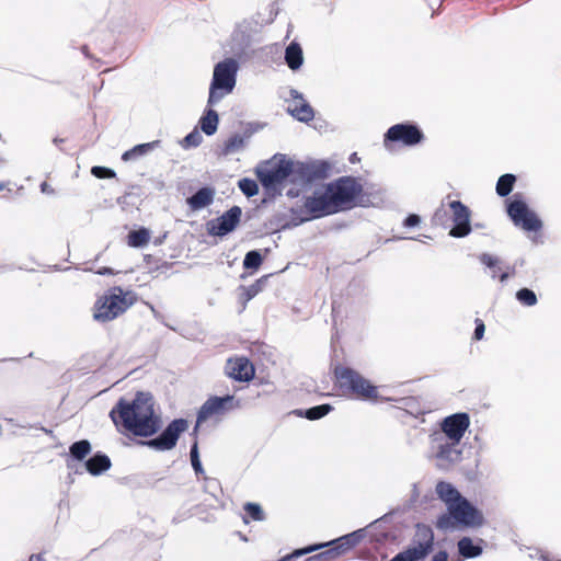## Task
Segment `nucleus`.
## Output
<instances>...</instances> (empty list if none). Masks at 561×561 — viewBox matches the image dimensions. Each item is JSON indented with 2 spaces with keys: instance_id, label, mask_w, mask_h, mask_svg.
<instances>
[{
  "instance_id": "obj_1",
  "label": "nucleus",
  "mask_w": 561,
  "mask_h": 561,
  "mask_svg": "<svg viewBox=\"0 0 561 561\" xmlns=\"http://www.w3.org/2000/svg\"><path fill=\"white\" fill-rule=\"evenodd\" d=\"M383 202L382 192L364 190L357 178L341 176L324 185L323 190H314L305 197L304 208H291V217L279 224L280 230L291 229L306 221L350 210L354 206H378Z\"/></svg>"
},
{
  "instance_id": "obj_2",
  "label": "nucleus",
  "mask_w": 561,
  "mask_h": 561,
  "mask_svg": "<svg viewBox=\"0 0 561 561\" xmlns=\"http://www.w3.org/2000/svg\"><path fill=\"white\" fill-rule=\"evenodd\" d=\"M110 417L134 436L149 438L159 433L162 420L154 411V399L150 392L137 391L133 400L119 398L110 411Z\"/></svg>"
},
{
  "instance_id": "obj_3",
  "label": "nucleus",
  "mask_w": 561,
  "mask_h": 561,
  "mask_svg": "<svg viewBox=\"0 0 561 561\" xmlns=\"http://www.w3.org/2000/svg\"><path fill=\"white\" fill-rule=\"evenodd\" d=\"M389 514H385L364 528L356 529L350 534L330 540L329 545L336 546L341 556H343L356 547L366 537H369L371 541L379 545L394 541L397 539V534L393 530L380 529L382 524L389 519Z\"/></svg>"
},
{
  "instance_id": "obj_4",
  "label": "nucleus",
  "mask_w": 561,
  "mask_h": 561,
  "mask_svg": "<svg viewBox=\"0 0 561 561\" xmlns=\"http://www.w3.org/2000/svg\"><path fill=\"white\" fill-rule=\"evenodd\" d=\"M482 512L467 497L462 496L449 505L447 513L438 516L436 527L440 530H451L456 527L476 528L484 524Z\"/></svg>"
},
{
  "instance_id": "obj_5",
  "label": "nucleus",
  "mask_w": 561,
  "mask_h": 561,
  "mask_svg": "<svg viewBox=\"0 0 561 561\" xmlns=\"http://www.w3.org/2000/svg\"><path fill=\"white\" fill-rule=\"evenodd\" d=\"M274 161L265 162L255 168V174L265 194L275 197L282 194L283 184L286 180L291 183V159L280 156L279 159L274 157Z\"/></svg>"
},
{
  "instance_id": "obj_6",
  "label": "nucleus",
  "mask_w": 561,
  "mask_h": 561,
  "mask_svg": "<svg viewBox=\"0 0 561 561\" xmlns=\"http://www.w3.org/2000/svg\"><path fill=\"white\" fill-rule=\"evenodd\" d=\"M238 70L239 62L234 58H225L215 65L209 85L208 106L216 105L233 91Z\"/></svg>"
},
{
  "instance_id": "obj_7",
  "label": "nucleus",
  "mask_w": 561,
  "mask_h": 561,
  "mask_svg": "<svg viewBox=\"0 0 561 561\" xmlns=\"http://www.w3.org/2000/svg\"><path fill=\"white\" fill-rule=\"evenodd\" d=\"M134 301L133 291H124L122 287L115 286L96 300L93 318L99 322L112 321L124 313Z\"/></svg>"
},
{
  "instance_id": "obj_8",
  "label": "nucleus",
  "mask_w": 561,
  "mask_h": 561,
  "mask_svg": "<svg viewBox=\"0 0 561 561\" xmlns=\"http://www.w3.org/2000/svg\"><path fill=\"white\" fill-rule=\"evenodd\" d=\"M333 164L324 159L291 160V184L310 187L331 176Z\"/></svg>"
},
{
  "instance_id": "obj_9",
  "label": "nucleus",
  "mask_w": 561,
  "mask_h": 561,
  "mask_svg": "<svg viewBox=\"0 0 561 561\" xmlns=\"http://www.w3.org/2000/svg\"><path fill=\"white\" fill-rule=\"evenodd\" d=\"M335 381L343 391H348L362 400H377V387L353 368L336 365L333 370Z\"/></svg>"
},
{
  "instance_id": "obj_10",
  "label": "nucleus",
  "mask_w": 561,
  "mask_h": 561,
  "mask_svg": "<svg viewBox=\"0 0 561 561\" xmlns=\"http://www.w3.org/2000/svg\"><path fill=\"white\" fill-rule=\"evenodd\" d=\"M506 213L516 227L528 232H537L542 228V221L531 210L522 193H515L506 201Z\"/></svg>"
},
{
  "instance_id": "obj_11",
  "label": "nucleus",
  "mask_w": 561,
  "mask_h": 561,
  "mask_svg": "<svg viewBox=\"0 0 561 561\" xmlns=\"http://www.w3.org/2000/svg\"><path fill=\"white\" fill-rule=\"evenodd\" d=\"M187 428L188 422L186 419H174L156 437L139 440L138 445L146 446L158 451L171 450L176 446L181 434L187 431Z\"/></svg>"
},
{
  "instance_id": "obj_12",
  "label": "nucleus",
  "mask_w": 561,
  "mask_h": 561,
  "mask_svg": "<svg viewBox=\"0 0 561 561\" xmlns=\"http://www.w3.org/2000/svg\"><path fill=\"white\" fill-rule=\"evenodd\" d=\"M424 139L422 129L413 122L392 125L385 134L383 141L400 142L408 147L421 144Z\"/></svg>"
},
{
  "instance_id": "obj_13",
  "label": "nucleus",
  "mask_w": 561,
  "mask_h": 561,
  "mask_svg": "<svg viewBox=\"0 0 561 561\" xmlns=\"http://www.w3.org/2000/svg\"><path fill=\"white\" fill-rule=\"evenodd\" d=\"M241 400L236 399L232 394L222 397L213 396L208 398L198 410V423L205 422L213 415H220L228 411L240 409Z\"/></svg>"
},
{
  "instance_id": "obj_14",
  "label": "nucleus",
  "mask_w": 561,
  "mask_h": 561,
  "mask_svg": "<svg viewBox=\"0 0 561 561\" xmlns=\"http://www.w3.org/2000/svg\"><path fill=\"white\" fill-rule=\"evenodd\" d=\"M242 209L240 206H232L221 216L209 220L206 224L209 236L222 238L236 230L240 224Z\"/></svg>"
},
{
  "instance_id": "obj_15",
  "label": "nucleus",
  "mask_w": 561,
  "mask_h": 561,
  "mask_svg": "<svg viewBox=\"0 0 561 561\" xmlns=\"http://www.w3.org/2000/svg\"><path fill=\"white\" fill-rule=\"evenodd\" d=\"M322 550L309 558H307L305 561H335L337 558L342 557L339 548L334 545H329L328 542L322 543H313L306 546L304 548L295 549L291 553L286 554L285 557L280 558L277 561H293L295 559H298L302 556L309 554L311 552Z\"/></svg>"
},
{
  "instance_id": "obj_16",
  "label": "nucleus",
  "mask_w": 561,
  "mask_h": 561,
  "mask_svg": "<svg viewBox=\"0 0 561 561\" xmlns=\"http://www.w3.org/2000/svg\"><path fill=\"white\" fill-rule=\"evenodd\" d=\"M453 211L454 227L449 236L454 238H465L471 232L470 209L461 201H451L448 204Z\"/></svg>"
},
{
  "instance_id": "obj_17",
  "label": "nucleus",
  "mask_w": 561,
  "mask_h": 561,
  "mask_svg": "<svg viewBox=\"0 0 561 561\" xmlns=\"http://www.w3.org/2000/svg\"><path fill=\"white\" fill-rule=\"evenodd\" d=\"M470 425L469 414L458 412L446 416L442 422V431L448 440L460 443Z\"/></svg>"
},
{
  "instance_id": "obj_18",
  "label": "nucleus",
  "mask_w": 561,
  "mask_h": 561,
  "mask_svg": "<svg viewBox=\"0 0 561 561\" xmlns=\"http://www.w3.org/2000/svg\"><path fill=\"white\" fill-rule=\"evenodd\" d=\"M225 371L231 379L240 382L251 381L255 375V368L247 357L228 359Z\"/></svg>"
},
{
  "instance_id": "obj_19",
  "label": "nucleus",
  "mask_w": 561,
  "mask_h": 561,
  "mask_svg": "<svg viewBox=\"0 0 561 561\" xmlns=\"http://www.w3.org/2000/svg\"><path fill=\"white\" fill-rule=\"evenodd\" d=\"M261 125L259 123H247L243 134H233L231 135L222 145L220 149V154L229 156L242 150L247 141L261 129Z\"/></svg>"
},
{
  "instance_id": "obj_20",
  "label": "nucleus",
  "mask_w": 561,
  "mask_h": 561,
  "mask_svg": "<svg viewBox=\"0 0 561 561\" xmlns=\"http://www.w3.org/2000/svg\"><path fill=\"white\" fill-rule=\"evenodd\" d=\"M91 450L92 446L88 439H80L72 443L69 446V451L66 459L67 468L76 474H82L83 470L78 468L77 462L84 460Z\"/></svg>"
},
{
  "instance_id": "obj_21",
  "label": "nucleus",
  "mask_w": 561,
  "mask_h": 561,
  "mask_svg": "<svg viewBox=\"0 0 561 561\" xmlns=\"http://www.w3.org/2000/svg\"><path fill=\"white\" fill-rule=\"evenodd\" d=\"M415 549H423V552L430 554L434 550V533L433 529L425 524H416L415 534L411 545Z\"/></svg>"
},
{
  "instance_id": "obj_22",
  "label": "nucleus",
  "mask_w": 561,
  "mask_h": 561,
  "mask_svg": "<svg viewBox=\"0 0 561 561\" xmlns=\"http://www.w3.org/2000/svg\"><path fill=\"white\" fill-rule=\"evenodd\" d=\"M215 194L214 187L203 186L186 198V204L194 211L201 210L214 203Z\"/></svg>"
},
{
  "instance_id": "obj_23",
  "label": "nucleus",
  "mask_w": 561,
  "mask_h": 561,
  "mask_svg": "<svg viewBox=\"0 0 561 561\" xmlns=\"http://www.w3.org/2000/svg\"><path fill=\"white\" fill-rule=\"evenodd\" d=\"M111 466L112 461L110 457L102 451H96L83 463L84 470L94 477L101 476L102 473L107 471L111 468Z\"/></svg>"
},
{
  "instance_id": "obj_24",
  "label": "nucleus",
  "mask_w": 561,
  "mask_h": 561,
  "mask_svg": "<svg viewBox=\"0 0 561 561\" xmlns=\"http://www.w3.org/2000/svg\"><path fill=\"white\" fill-rule=\"evenodd\" d=\"M459 444L460 443H454L451 440L440 443L435 453V457L448 465L459 462L462 455L461 450L458 448Z\"/></svg>"
},
{
  "instance_id": "obj_25",
  "label": "nucleus",
  "mask_w": 561,
  "mask_h": 561,
  "mask_svg": "<svg viewBox=\"0 0 561 561\" xmlns=\"http://www.w3.org/2000/svg\"><path fill=\"white\" fill-rule=\"evenodd\" d=\"M484 541L479 539L477 542L471 537H462L457 542L458 553L462 559H474L482 554Z\"/></svg>"
},
{
  "instance_id": "obj_26",
  "label": "nucleus",
  "mask_w": 561,
  "mask_h": 561,
  "mask_svg": "<svg viewBox=\"0 0 561 561\" xmlns=\"http://www.w3.org/2000/svg\"><path fill=\"white\" fill-rule=\"evenodd\" d=\"M219 125V115L218 113L211 108V106H208L204 110L199 121L198 126L201 130L206 136H213L216 134Z\"/></svg>"
},
{
  "instance_id": "obj_27",
  "label": "nucleus",
  "mask_w": 561,
  "mask_h": 561,
  "mask_svg": "<svg viewBox=\"0 0 561 561\" xmlns=\"http://www.w3.org/2000/svg\"><path fill=\"white\" fill-rule=\"evenodd\" d=\"M435 491L438 499L446 504L447 510L449 508V505L456 503L462 497L456 486L446 481L437 482Z\"/></svg>"
},
{
  "instance_id": "obj_28",
  "label": "nucleus",
  "mask_w": 561,
  "mask_h": 561,
  "mask_svg": "<svg viewBox=\"0 0 561 561\" xmlns=\"http://www.w3.org/2000/svg\"><path fill=\"white\" fill-rule=\"evenodd\" d=\"M284 59L288 68L297 71L304 64V53L301 46L297 42H291L285 48Z\"/></svg>"
},
{
  "instance_id": "obj_29",
  "label": "nucleus",
  "mask_w": 561,
  "mask_h": 561,
  "mask_svg": "<svg viewBox=\"0 0 561 561\" xmlns=\"http://www.w3.org/2000/svg\"><path fill=\"white\" fill-rule=\"evenodd\" d=\"M333 410L330 403H322L319 405L311 407L309 409H297L293 413L297 416L305 417L310 421H316L324 417Z\"/></svg>"
},
{
  "instance_id": "obj_30",
  "label": "nucleus",
  "mask_w": 561,
  "mask_h": 561,
  "mask_svg": "<svg viewBox=\"0 0 561 561\" xmlns=\"http://www.w3.org/2000/svg\"><path fill=\"white\" fill-rule=\"evenodd\" d=\"M160 145H161L160 140H153L150 142L138 144V145L134 146L131 149L126 150L122 154V160L123 161L136 160L137 158L148 154L156 148L160 147Z\"/></svg>"
},
{
  "instance_id": "obj_31",
  "label": "nucleus",
  "mask_w": 561,
  "mask_h": 561,
  "mask_svg": "<svg viewBox=\"0 0 561 561\" xmlns=\"http://www.w3.org/2000/svg\"><path fill=\"white\" fill-rule=\"evenodd\" d=\"M288 113L301 123H309L314 117V111L306 100H302L300 105L288 107Z\"/></svg>"
},
{
  "instance_id": "obj_32",
  "label": "nucleus",
  "mask_w": 561,
  "mask_h": 561,
  "mask_svg": "<svg viewBox=\"0 0 561 561\" xmlns=\"http://www.w3.org/2000/svg\"><path fill=\"white\" fill-rule=\"evenodd\" d=\"M516 180H517V178L513 173H505V174L501 175L497 179V182L495 185L496 194L500 197L508 196L513 192Z\"/></svg>"
},
{
  "instance_id": "obj_33",
  "label": "nucleus",
  "mask_w": 561,
  "mask_h": 561,
  "mask_svg": "<svg viewBox=\"0 0 561 561\" xmlns=\"http://www.w3.org/2000/svg\"><path fill=\"white\" fill-rule=\"evenodd\" d=\"M149 240L150 231L145 227L131 230L127 234V244L130 248H142L149 242Z\"/></svg>"
},
{
  "instance_id": "obj_34",
  "label": "nucleus",
  "mask_w": 561,
  "mask_h": 561,
  "mask_svg": "<svg viewBox=\"0 0 561 561\" xmlns=\"http://www.w3.org/2000/svg\"><path fill=\"white\" fill-rule=\"evenodd\" d=\"M267 275L262 276L261 278L256 279L253 284L250 286H241L240 288L243 290L242 297L244 299V302H248L249 300L253 299L260 291H262L263 287L265 286L267 282Z\"/></svg>"
},
{
  "instance_id": "obj_35",
  "label": "nucleus",
  "mask_w": 561,
  "mask_h": 561,
  "mask_svg": "<svg viewBox=\"0 0 561 561\" xmlns=\"http://www.w3.org/2000/svg\"><path fill=\"white\" fill-rule=\"evenodd\" d=\"M243 510L245 512V516H243V522L245 524L249 523L248 517L256 522H262L265 519V513L261 505L257 503L248 502L244 504Z\"/></svg>"
},
{
  "instance_id": "obj_36",
  "label": "nucleus",
  "mask_w": 561,
  "mask_h": 561,
  "mask_svg": "<svg viewBox=\"0 0 561 561\" xmlns=\"http://www.w3.org/2000/svg\"><path fill=\"white\" fill-rule=\"evenodd\" d=\"M263 263V256L259 250H251L245 253L243 259V268L256 271Z\"/></svg>"
},
{
  "instance_id": "obj_37",
  "label": "nucleus",
  "mask_w": 561,
  "mask_h": 561,
  "mask_svg": "<svg viewBox=\"0 0 561 561\" xmlns=\"http://www.w3.org/2000/svg\"><path fill=\"white\" fill-rule=\"evenodd\" d=\"M190 458H191V465L192 468L197 477L205 476V470L203 468L201 457H199V450H198V440H193L190 449Z\"/></svg>"
},
{
  "instance_id": "obj_38",
  "label": "nucleus",
  "mask_w": 561,
  "mask_h": 561,
  "mask_svg": "<svg viewBox=\"0 0 561 561\" xmlns=\"http://www.w3.org/2000/svg\"><path fill=\"white\" fill-rule=\"evenodd\" d=\"M515 297L520 305L526 307H533L538 302L536 293L527 287L518 289Z\"/></svg>"
},
{
  "instance_id": "obj_39",
  "label": "nucleus",
  "mask_w": 561,
  "mask_h": 561,
  "mask_svg": "<svg viewBox=\"0 0 561 561\" xmlns=\"http://www.w3.org/2000/svg\"><path fill=\"white\" fill-rule=\"evenodd\" d=\"M479 261L481 264L485 265L488 268L491 270V277L492 278H499V271L501 270L500 259L495 255L489 254V253H482L479 255Z\"/></svg>"
},
{
  "instance_id": "obj_40",
  "label": "nucleus",
  "mask_w": 561,
  "mask_h": 561,
  "mask_svg": "<svg viewBox=\"0 0 561 561\" xmlns=\"http://www.w3.org/2000/svg\"><path fill=\"white\" fill-rule=\"evenodd\" d=\"M238 187L247 197H253L259 194V185L256 181L250 178H243L239 180Z\"/></svg>"
},
{
  "instance_id": "obj_41",
  "label": "nucleus",
  "mask_w": 561,
  "mask_h": 561,
  "mask_svg": "<svg viewBox=\"0 0 561 561\" xmlns=\"http://www.w3.org/2000/svg\"><path fill=\"white\" fill-rule=\"evenodd\" d=\"M203 141V136L197 130V128H194L192 131H190L181 141V145L183 148H196L198 147Z\"/></svg>"
},
{
  "instance_id": "obj_42",
  "label": "nucleus",
  "mask_w": 561,
  "mask_h": 561,
  "mask_svg": "<svg viewBox=\"0 0 561 561\" xmlns=\"http://www.w3.org/2000/svg\"><path fill=\"white\" fill-rule=\"evenodd\" d=\"M407 561H424L430 554L423 552V549H415L409 546L407 549L401 551Z\"/></svg>"
},
{
  "instance_id": "obj_43",
  "label": "nucleus",
  "mask_w": 561,
  "mask_h": 561,
  "mask_svg": "<svg viewBox=\"0 0 561 561\" xmlns=\"http://www.w3.org/2000/svg\"><path fill=\"white\" fill-rule=\"evenodd\" d=\"M204 491L209 493L211 496L217 497L218 493L221 491L220 483L218 479L210 478L204 476Z\"/></svg>"
},
{
  "instance_id": "obj_44",
  "label": "nucleus",
  "mask_w": 561,
  "mask_h": 561,
  "mask_svg": "<svg viewBox=\"0 0 561 561\" xmlns=\"http://www.w3.org/2000/svg\"><path fill=\"white\" fill-rule=\"evenodd\" d=\"M91 174L98 179H114L116 176L113 169L102 165L92 167Z\"/></svg>"
},
{
  "instance_id": "obj_45",
  "label": "nucleus",
  "mask_w": 561,
  "mask_h": 561,
  "mask_svg": "<svg viewBox=\"0 0 561 561\" xmlns=\"http://www.w3.org/2000/svg\"><path fill=\"white\" fill-rule=\"evenodd\" d=\"M449 219V215H448V211L446 208H444L443 206L442 207H438L434 215H433V224L434 225H439V226H445V224L448 221Z\"/></svg>"
},
{
  "instance_id": "obj_46",
  "label": "nucleus",
  "mask_w": 561,
  "mask_h": 561,
  "mask_svg": "<svg viewBox=\"0 0 561 561\" xmlns=\"http://www.w3.org/2000/svg\"><path fill=\"white\" fill-rule=\"evenodd\" d=\"M474 323H476V328H474L472 337H473V340L479 341L484 335L485 325H484V322L479 318L476 319Z\"/></svg>"
},
{
  "instance_id": "obj_47",
  "label": "nucleus",
  "mask_w": 561,
  "mask_h": 561,
  "mask_svg": "<svg viewBox=\"0 0 561 561\" xmlns=\"http://www.w3.org/2000/svg\"><path fill=\"white\" fill-rule=\"evenodd\" d=\"M421 224V217L416 214H409L404 220L403 226L407 228H414Z\"/></svg>"
},
{
  "instance_id": "obj_48",
  "label": "nucleus",
  "mask_w": 561,
  "mask_h": 561,
  "mask_svg": "<svg viewBox=\"0 0 561 561\" xmlns=\"http://www.w3.org/2000/svg\"><path fill=\"white\" fill-rule=\"evenodd\" d=\"M516 273L515 266H506V270L499 274V280L501 283H506L511 276H514Z\"/></svg>"
},
{
  "instance_id": "obj_49",
  "label": "nucleus",
  "mask_w": 561,
  "mask_h": 561,
  "mask_svg": "<svg viewBox=\"0 0 561 561\" xmlns=\"http://www.w3.org/2000/svg\"><path fill=\"white\" fill-rule=\"evenodd\" d=\"M448 557L449 554L446 550H439L432 557L431 561H448Z\"/></svg>"
},
{
  "instance_id": "obj_50",
  "label": "nucleus",
  "mask_w": 561,
  "mask_h": 561,
  "mask_svg": "<svg viewBox=\"0 0 561 561\" xmlns=\"http://www.w3.org/2000/svg\"><path fill=\"white\" fill-rule=\"evenodd\" d=\"M96 274L105 276V275H115L116 272L112 267L104 266V267H100L96 271Z\"/></svg>"
},
{
  "instance_id": "obj_51",
  "label": "nucleus",
  "mask_w": 561,
  "mask_h": 561,
  "mask_svg": "<svg viewBox=\"0 0 561 561\" xmlns=\"http://www.w3.org/2000/svg\"><path fill=\"white\" fill-rule=\"evenodd\" d=\"M41 192L44 194H54L55 191L47 182H43L41 184Z\"/></svg>"
},
{
  "instance_id": "obj_52",
  "label": "nucleus",
  "mask_w": 561,
  "mask_h": 561,
  "mask_svg": "<svg viewBox=\"0 0 561 561\" xmlns=\"http://www.w3.org/2000/svg\"><path fill=\"white\" fill-rule=\"evenodd\" d=\"M289 95L293 100H300L302 102L304 99V95L302 93H300L298 90L296 89H290L289 90Z\"/></svg>"
},
{
  "instance_id": "obj_53",
  "label": "nucleus",
  "mask_w": 561,
  "mask_h": 561,
  "mask_svg": "<svg viewBox=\"0 0 561 561\" xmlns=\"http://www.w3.org/2000/svg\"><path fill=\"white\" fill-rule=\"evenodd\" d=\"M202 423H198V417L196 419V424L191 433L192 436H194V440L196 439L197 440V434H198V430H199V425Z\"/></svg>"
},
{
  "instance_id": "obj_54",
  "label": "nucleus",
  "mask_w": 561,
  "mask_h": 561,
  "mask_svg": "<svg viewBox=\"0 0 561 561\" xmlns=\"http://www.w3.org/2000/svg\"><path fill=\"white\" fill-rule=\"evenodd\" d=\"M28 561H45V559L41 553H34L30 556Z\"/></svg>"
},
{
  "instance_id": "obj_55",
  "label": "nucleus",
  "mask_w": 561,
  "mask_h": 561,
  "mask_svg": "<svg viewBox=\"0 0 561 561\" xmlns=\"http://www.w3.org/2000/svg\"><path fill=\"white\" fill-rule=\"evenodd\" d=\"M417 497H419L417 484L413 483L412 484V501L415 502Z\"/></svg>"
},
{
  "instance_id": "obj_56",
  "label": "nucleus",
  "mask_w": 561,
  "mask_h": 561,
  "mask_svg": "<svg viewBox=\"0 0 561 561\" xmlns=\"http://www.w3.org/2000/svg\"><path fill=\"white\" fill-rule=\"evenodd\" d=\"M286 194H287L288 197L294 198V197H297L299 195V192H298V190L289 188Z\"/></svg>"
},
{
  "instance_id": "obj_57",
  "label": "nucleus",
  "mask_w": 561,
  "mask_h": 561,
  "mask_svg": "<svg viewBox=\"0 0 561 561\" xmlns=\"http://www.w3.org/2000/svg\"><path fill=\"white\" fill-rule=\"evenodd\" d=\"M167 237V234H164L163 237L161 238H158L156 241H154V244H161L163 239Z\"/></svg>"
},
{
  "instance_id": "obj_58",
  "label": "nucleus",
  "mask_w": 561,
  "mask_h": 561,
  "mask_svg": "<svg viewBox=\"0 0 561 561\" xmlns=\"http://www.w3.org/2000/svg\"><path fill=\"white\" fill-rule=\"evenodd\" d=\"M261 397V393L259 391H256L255 393L251 394V398H260Z\"/></svg>"
},
{
  "instance_id": "obj_59",
  "label": "nucleus",
  "mask_w": 561,
  "mask_h": 561,
  "mask_svg": "<svg viewBox=\"0 0 561 561\" xmlns=\"http://www.w3.org/2000/svg\"><path fill=\"white\" fill-rule=\"evenodd\" d=\"M82 51L84 53L85 56H88V47L87 46L82 47Z\"/></svg>"
},
{
  "instance_id": "obj_60",
  "label": "nucleus",
  "mask_w": 561,
  "mask_h": 561,
  "mask_svg": "<svg viewBox=\"0 0 561 561\" xmlns=\"http://www.w3.org/2000/svg\"><path fill=\"white\" fill-rule=\"evenodd\" d=\"M180 522H181V519H179L178 517H174V518H173V523H175V524H176V523H180Z\"/></svg>"
},
{
  "instance_id": "obj_61",
  "label": "nucleus",
  "mask_w": 561,
  "mask_h": 561,
  "mask_svg": "<svg viewBox=\"0 0 561 561\" xmlns=\"http://www.w3.org/2000/svg\"><path fill=\"white\" fill-rule=\"evenodd\" d=\"M54 141L57 142V144H60L62 141V139L55 138Z\"/></svg>"
},
{
  "instance_id": "obj_62",
  "label": "nucleus",
  "mask_w": 561,
  "mask_h": 561,
  "mask_svg": "<svg viewBox=\"0 0 561 561\" xmlns=\"http://www.w3.org/2000/svg\"><path fill=\"white\" fill-rule=\"evenodd\" d=\"M54 141L57 142V144H60L62 141V139L55 138Z\"/></svg>"
},
{
  "instance_id": "obj_63",
  "label": "nucleus",
  "mask_w": 561,
  "mask_h": 561,
  "mask_svg": "<svg viewBox=\"0 0 561 561\" xmlns=\"http://www.w3.org/2000/svg\"><path fill=\"white\" fill-rule=\"evenodd\" d=\"M4 188V183H0V191H2Z\"/></svg>"
},
{
  "instance_id": "obj_64",
  "label": "nucleus",
  "mask_w": 561,
  "mask_h": 561,
  "mask_svg": "<svg viewBox=\"0 0 561 561\" xmlns=\"http://www.w3.org/2000/svg\"><path fill=\"white\" fill-rule=\"evenodd\" d=\"M241 539L244 540V541L248 540L247 537H244V536H241Z\"/></svg>"
}]
</instances>
